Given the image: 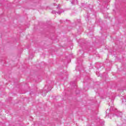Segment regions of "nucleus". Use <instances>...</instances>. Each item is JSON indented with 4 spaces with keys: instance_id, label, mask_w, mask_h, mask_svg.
I'll use <instances>...</instances> for the list:
<instances>
[{
    "instance_id": "nucleus-2",
    "label": "nucleus",
    "mask_w": 126,
    "mask_h": 126,
    "mask_svg": "<svg viewBox=\"0 0 126 126\" xmlns=\"http://www.w3.org/2000/svg\"><path fill=\"white\" fill-rule=\"evenodd\" d=\"M75 1H76V0H75Z\"/></svg>"
},
{
    "instance_id": "nucleus-1",
    "label": "nucleus",
    "mask_w": 126,
    "mask_h": 126,
    "mask_svg": "<svg viewBox=\"0 0 126 126\" xmlns=\"http://www.w3.org/2000/svg\"><path fill=\"white\" fill-rule=\"evenodd\" d=\"M52 13H55V11H53L52 12Z\"/></svg>"
}]
</instances>
